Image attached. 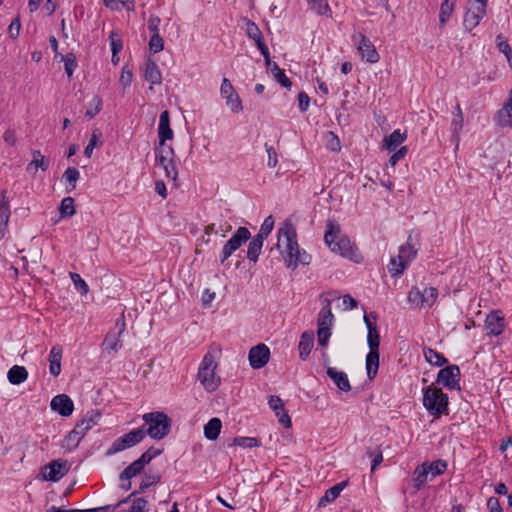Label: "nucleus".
<instances>
[{"mask_svg": "<svg viewBox=\"0 0 512 512\" xmlns=\"http://www.w3.org/2000/svg\"><path fill=\"white\" fill-rule=\"evenodd\" d=\"M101 136L102 133L98 129L93 130L89 143L84 149V154L86 157H91L93 150L97 146Z\"/></svg>", "mask_w": 512, "mask_h": 512, "instance_id": "obj_52", "label": "nucleus"}, {"mask_svg": "<svg viewBox=\"0 0 512 512\" xmlns=\"http://www.w3.org/2000/svg\"><path fill=\"white\" fill-rule=\"evenodd\" d=\"M346 486H347V482L343 481V482L337 483L336 485L327 489L325 494L320 498L318 505L320 507H322V506H326L328 503L334 501L340 495V493L343 491V489Z\"/></svg>", "mask_w": 512, "mask_h": 512, "instance_id": "obj_32", "label": "nucleus"}, {"mask_svg": "<svg viewBox=\"0 0 512 512\" xmlns=\"http://www.w3.org/2000/svg\"><path fill=\"white\" fill-rule=\"evenodd\" d=\"M51 409L58 412L63 417H68L73 413L74 403L66 394H59L52 398Z\"/></svg>", "mask_w": 512, "mask_h": 512, "instance_id": "obj_18", "label": "nucleus"}, {"mask_svg": "<svg viewBox=\"0 0 512 512\" xmlns=\"http://www.w3.org/2000/svg\"><path fill=\"white\" fill-rule=\"evenodd\" d=\"M163 452L162 449H154L150 447L147 451H145L138 459L146 466L148 465L154 458L159 456Z\"/></svg>", "mask_w": 512, "mask_h": 512, "instance_id": "obj_56", "label": "nucleus"}, {"mask_svg": "<svg viewBox=\"0 0 512 512\" xmlns=\"http://www.w3.org/2000/svg\"><path fill=\"white\" fill-rule=\"evenodd\" d=\"M222 428V422L219 418H211L208 423L204 426V436L208 440H216L220 434Z\"/></svg>", "mask_w": 512, "mask_h": 512, "instance_id": "obj_35", "label": "nucleus"}, {"mask_svg": "<svg viewBox=\"0 0 512 512\" xmlns=\"http://www.w3.org/2000/svg\"><path fill=\"white\" fill-rule=\"evenodd\" d=\"M506 327L504 314L500 310H493L487 314L485 319V329L489 336H499Z\"/></svg>", "mask_w": 512, "mask_h": 512, "instance_id": "obj_14", "label": "nucleus"}, {"mask_svg": "<svg viewBox=\"0 0 512 512\" xmlns=\"http://www.w3.org/2000/svg\"><path fill=\"white\" fill-rule=\"evenodd\" d=\"M8 381L12 385H20L28 378V371L24 366L14 365L7 372Z\"/></svg>", "mask_w": 512, "mask_h": 512, "instance_id": "obj_30", "label": "nucleus"}, {"mask_svg": "<svg viewBox=\"0 0 512 512\" xmlns=\"http://www.w3.org/2000/svg\"><path fill=\"white\" fill-rule=\"evenodd\" d=\"M67 472L65 463L59 460H53L44 467L43 479L56 482L60 480Z\"/></svg>", "mask_w": 512, "mask_h": 512, "instance_id": "obj_19", "label": "nucleus"}, {"mask_svg": "<svg viewBox=\"0 0 512 512\" xmlns=\"http://www.w3.org/2000/svg\"><path fill=\"white\" fill-rule=\"evenodd\" d=\"M71 281L75 289L81 294L86 295L89 292V287L87 283L82 279V277L78 273L71 272L70 273Z\"/></svg>", "mask_w": 512, "mask_h": 512, "instance_id": "obj_51", "label": "nucleus"}, {"mask_svg": "<svg viewBox=\"0 0 512 512\" xmlns=\"http://www.w3.org/2000/svg\"><path fill=\"white\" fill-rule=\"evenodd\" d=\"M63 348L60 345H54L49 353V373L53 377H57L61 373V360Z\"/></svg>", "mask_w": 512, "mask_h": 512, "instance_id": "obj_22", "label": "nucleus"}, {"mask_svg": "<svg viewBox=\"0 0 512 512\" xmlns=\"http://www.w3.org/2000/svg\"><path fill=\"white\" fill-rule=\"evenodd\" d=\"M249 363L253 369L264 367L270 358V350L265 344H258L249 351Z\"/></svg>", "mask_w": 512, "mask_h": 512, "instance_id": "obj_16", "label": "nucleus"}, {"mask_svg": "<svg viewBox=\"0 0 512 512\" xmlns=\"http://www.w3.org/2000/svg\"><path fill=\"white\" fill-rule=\"evenodd\" d=\"M379 351L369 350L366 355V373L369 380H373L378 373L379 369Z\"/></svg>", "mask_w": 512, "mask_h": 512, "instance_id": "obj_29", "label": "nucleus"}, {"mask_svg": "<svg viewBox=\"0 0 512 512\" xmlns=\"http://www.w3.org/2000/svg\"><path fill=\"white\" fill-rule=\"evenodd\" d=\"M419 248L420 243L418 234L413 236L412 233H410L406 243L401 245L399 248L398 258L402 259L404 264H409L416 258Z\"/></svg>", "mask_w": 512, "mask_h": 512, "instance_id": "obj_15", "label": "nucleus"}, {"mask_svg": "<svg viewBox=\"0 0 512 512\" xmlns=\"http://www.w3.org/2000/svg\"><path fill=\"white\" fill-rule=\"evenodd\" d=\"M101 414L96 411H89L85 414V416L79 420L74 429L78 430L81 436L84 437V435L89 431L92 427H94L98 420L100 419Z\"/></svg>", "mask_w": 512, "mask_h": 512, "instance_id": "obj_24", "label": "nucleus"}, {"mask_svg": "<svg viewBox=\"0 0 512 512\" xmlns=\"http://www.w3.org/2000/svg\"><path fill=\"white\" fill-rule=\"evenodd\" d=\"M60 61L64 63V69L69 78L72 77L75 69L77 68L76 56L73 53H67L60 55Z\"/></svg>", "mask_w": 512, "mask_h": 512, "instance_id": "obj_46", "label": "nucleus"}, {"mask_svg": "<svg viewBox=\"0 0 512 512\" xmlns=\"http://www.w3.org/2000/svg\"><path fill=\"white\" fill-rule=\"evenodd\" d=\"M121 336L117 333H108L103 341V348L108 353L116 352L122 347Z\"/></svg>", "mask_w": 512, "mask_h": 512, "instance_id": "obj_38", "label": "nucleus"}, {"mask_svg": "<svg viewBox=\"0 0 512 512\" xmlns=\"http://www.w3.org/2000/svg\"><path fill=\"white\" fill-rule=\"evenodd\" d=\"M455 8V0H444L440 6L439 23L444 26L450 16L452 15Z\"/></svg>", "mask_w": 512, "mask_h": 512, "instance_id": "obj_40", "label": "nucleus"}, {"mask_svg": "<svg viewBox=\"0 0 512 512\" xmlns=\"http://www.w3.org/2000/svg\"><path fill=\"white\" fill-rule=\"evenodd\" d=\"M154 152L155 156L175 157L173 148L165 142L161 144V141H159L158 146L155 147Z\"/></svg>", "mask_w": 512, "mask_h": 512, "instance_id": "obj_58", "label": "nucleus"}, {"mask_svg": "<svg viewBox=\"0 0 512 512\" xmlns=\"http://www.w3.org/2000/svg\"><path fill=\"white\" fill-rule=\"evenodd\" d=\"M371 318L374 321H377L378 316L375 312H371L369 315L365 314L364 318H363L365 325L367 327V331H368L367 344H368L369 350L379 351L380 335H379L376 325L371 322Z\"/></svg>", "mask_w": 512, "mask_h": 512, "instance_id": "obj_17", "label": "nucleus"}, {"mask_svg": "<svg viewBox=\"0 0 512 512\" xmlns=\"http://www.w3.org/2000/svg\"><path fill=\"white\" fill-rule=\"evenodd\" d=\"M142 419L144 424L141 427H144V437L148 435L154 440H162L171 430L172 420L164 412L145 413Z\"/></svg>", "mask_w": 512, "mask_h": 512, "instance_id": "obj_3", "label": "nucleus"}, {"mask_svg": "<svg viewBox=\"0 0 512 512\" xmlns=\"http://www.w3.org/2000/svg\"><path fill=\"white\" fill-rule=\"evenodd\" d=\"M111 51L113 54H118L123 47L122 40L118 37V34L114 31L111 32L110 36Z\"/></svg>", "mask_w": 512, "mask_h": 512, "instance_id": "obj_62", "label": "nucleus"}, {"mask_svg": "<svg viewBox=\"0 0 512 512\" xmlns=\"http://www.w3.org/2000/svg\"><path fill=\"white\" fill-rule=\"evenodd\" d=\"M244 21H245V25H246L245 32H246L247 36L255 42L257 48L259 49L260 53L262 54V56L265 59L266 66H270L271 65L270 52H269L267 45L264 42V37H263L261 30L259 29L257 24H255L250 19L245 18Z\"/></svg>", "mask_w": 512, "mask_h": 512, "instance_id": "obj_12", "label": "nucleus"}, {"mask_svg": "<svg viewBox=\"0 0 512 512\" xmlns=\"http://www.w3.org/2000/svg\"><path fill=\"white\" fill-rule=\"evenodd\" d=\"M423 354L426 361L433 366L441 367L448 363V359L435 349L425 347L423 348Z\"/></svg>", "mask_w": 512, "mask_h": 512, "instance_id": "obj_33", "label": "nucleus"}, {"mask_svg": "<svg viewBox=\"0 0 512 512\" xmlns=\"http://www.w3.org/2000/svg\"><path fill=\"white\" fill-rule=\"evenodd\" d=\"M102 106H103L102 99L98 95H95L88 104L87 110L85 112V116L89 120L93 119L101 111Z\"/></svg>", "mask_w": 512, "mask_h": 512, "instance_id": "obj_47", "label": "nucleus"}, {"mask_svg": "<svg viewBox=\"0 0 512 512\" xmlns=\"http://www.w3.org/2000/svg\"><path fill=\"white\" fill-rule=\"evenodd\" d=\"M429 471L426 467V464L423 463L418 465L412 475V481L414 483V488L416 490H420L422 486L428 481Z\"/></svg>", "mask_w": 512, "mask_h": 512, "instance_id": "obj_36", "label": "nucleus"}, {"mask_svg": "<svg viewBox=\"0 0 512 512\" xmlns=\"http://www.w3.org/2000/svg\"><path fill=\"white\" fill-rule=\"evenodd\" d=\"M10 206L6 190L0 192V231L4 230L9 222Z\"/></svg>", "mask_w": 512, "mask_h": 512, "instance_id": "obj_31", "label": "nucleus"}, {"mask_svg": "<svg viewBox=\"0 0 512 512\" xmlns=\"http://www.w3.org/2000/svg\"><path fill=\"white\" fill-rule=\"evenodd\" d=\"M144 439V427L133 429L130 432L118 437L107 449L105 455L112 456L128 448L134 447Z\"/></svg>", "mask_w": 512, "mask_h": 512, "instance_id": "obj_7", "label": "nucleus"}, {"mask_svg": "<svg viewBox=\"0 0 512 512\" xmlns=\"http://www.w3.org/2000/svg\"><path fill=\"white\" fill-rule=\"evenodd\" d=\"M324 241L332 252L356 263L360 262L359 250L352 245L348 237L341 235L340 226L334 220L327 221Z\"/></svg>", "mask_w": 512, "mask_h": 512, "instance_id": "obj_2", "label": "nucleus"}, {"mask_svg": "<svg viewBox=\"0 0 512 512\" xmlns=\"http://www.w3.org/2000/svg\"><path fill=\"white\" fill-rule=\"evenodd\" d=\"M273 228H274V218H273V216L270 215L264 219L257 236H261V238L265 240L269 236V234L272 232Z\"/></svg>", "mask_w": 512, "mask_h": 512, "instance_id": "obj_53", "label": "nucleus"}, {"mask_svg": "<svg viewBox=\"0 0 512 512\" xmlns=\"http://www.w3.org/2000/svg\"><path fill=\"white\" fill-rule=\"evenodd\" d=\"M314 345V334L313 332L305 331L302 333L300 337V341L298 344L299 348V357L302 360H306Z\"/></svg>", "mask_w": 512, "mask_h": 512, "instance_id": "obj_28", "label": "nucleus"}, {"mask_svg": "<svg viewBox=\"0 0 512 512\" xmlns=\"http://www.w3.org/2000/svg\"><path fill=\"white\" fill-rule=\"evenodd\" d=\"M143 76L151 85H158L162 83L161 71L157 64L151 59H148L145 63ZM150 89H152V86H150Z\"/></svg>", "mask_w": 512, "mask_h": 512, "instance_id": "obj_25", "label": "nucleus"}, {"mask_svg": "<svg viewBox=\"0 0 512 512\" xmlns=\"http://www.w3.org/2000/svg\"><path fill=\"white\" fill-rule=\"evenodd\" d=\"M264 239L261 236L255 235L250 241L247 249V258L256 263L261 254V250L263 247Z\"/></svg>", "mask_w": 512, "mask_h": 512, "instance_id": "obj_34", "label": "nucleus"}, {"mask_svg": "<svg viewBox=\"0 0 512 512\" xmlns=\"http://www.w3.org/2000/svg\"><path fill=\"white\" fill-rule=\"evenodd\" d=\"M308 3L311 5V9L318 15L331 17L332 11L327 0H308Z\"/></svg>", "mask_w": 512, "mask_h": 512, "instance_id": "obj_45", "label": "nucleus"}, {"mask_svg": "<svg viewBox=\"0 0 512 512\" xmlns=\"http://www.w3.org/2000/svg\"><path fill=\"white\" fill-rule=\"evenodd\" d=\"M327 376L333 381V383L343 392H349L351 385L348 376L343 371H338L334 367H328L326 370Z\"/></svg>", "mask_w": 512, "mask_h": 512, "instance_id": "obj_21", "label": "nucleus"}, {"mask_svg": "<svg viewBox=\"0 0 512 512\" xmlns=\"http://www.w3.org/2000/svg\"><path fill=\"white\" fill-rule=\"evenodd\" d=\"M160 480H161V476L158 473H145L142 478V481L140 483L139 489L137 491L132 492L127 498L119 501L115 505V507H119L122 504L127 503L128 500H130L133 496H135L136 494H139V493H143L149 487L159 483Z\"/></svg>", "mask_w": 512, "mask_h": 512, "instance_id": "obj_20", "label": "nucleus"}, {"mask_svg": "<svg viewBox=\"0 0 512 512\" xmlns=\"http://www.w3.org/2000/svg\"><path fill=\"white\" fill-rule=\"evenodd\" d=\"M268 405L272 410H281L282 415L279 419V422L286 428L291 426V419L288 415L287 411L284 409L283 400L276 395H271L268 400Z\"/></svg>", "mask_w": 512, "mask_h": 512, "instance_id": "obj_27", "label": "nucleus"}, {"mask_svg": "<svg viewBox=\"0 0 512 512\" xmlns=\"http://www.w3.org/2000/svg\"><path fill=\"white\" fill-rule=\"evenodd\" d=\"M281 241L285 242V249L281 254L288 268L295 269L299 264L308 265L310 263L311 256L300 248L296 229L289 221H286L284 226L278 230V246Z\"/></svg>", "mask_w": 512, "mask_h": 512, "instance_id": "obj_1", "label": "nucleus"}, {"mask_svg": "<svg viewBox=\"0 0 512 512\" xmlns=\"http://www.w3.org/2000/svg\"><path fill=\"white\" fill-rule=\"evenodd\" d=\"M82 438L83 436L80 435L78 430L73 428V430L66 435L63 441V447L67 448L68 450L75 449L79 445Z\"/></svg>", "mask_w": 512, "mask_h": 512, "instance_id": "obj_48", "label": "nucleus"}, {"mask_svg": "<svg viewBox=\"0 0 512 512\" xmlns=\"http://www.w3.org/2000/svg\"><path fill=\"white\" fill-rule=\"evenodd\" d=\"M62 178L69 184V188L67 187V192H70L75 189L76 183L80 178V172L74 167H68L63 173Z\"/></svg>", "mask_w": 512, "mask_h": 512, "instance_id": "obj_44", "label": "nucleus"}, {"mask_svg": "<svg viewBox=\"0 0 512 512\" xmlns=\"http://www.w3.org/2000/svg\"><path fill=\"white\" fill-rule=\"evenodd\" d=\"M354 43L357 45V50L361 54V58L370 64L377 63L380 55L377 52L371 40L362 33L353 35Z\"/></svg>", "mask_w": 512, "mask_h": 512, "instance_id": "obj_11", "label": "nucleus"}, {"mask_svg": "<svg viewBox=\"0 0 512 512\" xmlns=\"http://www.w3.org/2000/svg\"><path fill=\"white\" fill-rule=\"evenodd\" d=\"M432 478L443 474L447 470V462L443 459L435 460L431 463L424 462Z\"/></svg>", "mask_w": 512, "mask_h": 512, "instance_id": "obj_42", "label": "nucleus"}, {"mask_svg": "<svg viewBox=\"0 0 512 512\" xmlns=\"http://www.w3.org/2000/svg\"><path fill=\"white\" fill-rule=\"evenodd\" d=\"M220 94L226 100V105L232 112L239 113L243 110L242 101L227 78L222 80Z\"/></svg>", "mask_w": 512, "mask_h": 512, "instance_id": "obj_13", "label": "nucleus"}, {"mask_svg": "<svg viewBox=\"0 0 512 512\" xmlns=\"http://www.w3.org/2000/svg\"><path fill=\"white\" fill-rule=\"evenodd\" d=\"M265 150L268 154V161L267 165L271 168H274L278 164V158H277V152L273 148V146L269 145L268 143H265Z\"/></svg>", "mask_w": 512, "mask_h": 512, "instance_id": "obj_64", "label": "nucleus"}, {"mask_svg": "<svg viewBox=\"0 0 512 512\" xmlns=\"http://www.w3.org/2000/svg\"><path fill=\"white\" fill-rule=\"evenodd\" d=\"M333 313L330 308V304L327 303L324 307L321 308L319 315H318V328L322 327H329L331 329V326L333 324Z\"/></svg>", "mask_w": 512, "mask_h": 512, "instance_id": "obj_39", "label": "nucleus"}, {"mask_svg": "<svg viewBox=\"0 0 512 512\" xmlns=\"http://www.w3.org/2000/svg\"><path fill=\"white\" fill-rule=\"evenodd\" d=\"M173 130L170 127V116L167 110H164L160 114L159 125H158V137L161 144L166 142L167 140H171L173 138Z\"/></svg>", "mask_w": 512, "mask_h": 512, "instance_id": "obj_23", "label": "nucleus"}, {"mask_svg": "<svg viewBox=\"0 0 512 512\" xmlns=\"http://www.w3.org/2000/svg\"><path fill=\"white\" fill-rule=\"evenodd\" d=\"M367 456L371 459V472H374L383 461L382 451L380 449L367 451Z\"/></svg>", "mask_w": 512, "mask_h": 512, "instance_id": "obj_57", "label": "nucleus"}, {"mask_svg": "<svg viewBox=\"0 0 512 512\" xmlns=\"http://www.w3.org/2000/svg\"><path fill=\"white\" fill-rule=\"evenodd\" d=\"M460 378H461V372L460 368L455 365L451 364L444 368H442L436 378V383L439 385L444 386L445 388L449 390H459L460 389Z\"/></svg>", "mask_w": 512, "mask_h": 512, "instance_id": "obj_10", "label": "nucleus"}, {"mask_svg": "<svg viewBox=\"0 0 512 512\" xmlns=\"http://www.w3.org/2000/svg\"><path fill=\"white\" fill-rule=\"evenodd\" d=\"M487 4L488 0H474V2L471 3L463 19V26L467 32H471L485 17Z\"/></svg>", "mask_w": 512, "mask_h": 512, "instance_id": "obj_8", "label": "nucleus"}, {"mask_svg": "<svg viewBox=\"0 0 512 512\" xmlns=\"http://www.w3.org/2000/svg\"><path fill=\"white\" fill-rule=\"evenodd\" d=\"M234 444L244 448H253L260 446V441L255 437H236Z\"/></svg>", "mask_w": 512, "mask_h": 512, "instance_id": "obj_54", "label": "nucleus"}, {"mask_svg": "<svg viewBox=\"0 0 512 512\" xmlns=\"http://www.w3.org/2000/svg\"><path fill=\"white\" fill-rule=\"evenodd\" d=\"M32 166H34L35 170L40 168L41 170L46 171L48 169V162L45 161V158L40 151L33 152V159L28 164L27 170H30Z\"/></svg>", "mask_w": 512, "mask_h": 512, "instance_id": "obj_50", "label": "nucleus"}, {"mask_svg": "<svg viewBox=\"0 0 512 512\" xmlns=\"http://www.w3.org/2000/svg\"><path fill=\"white\" fill-rule=\"evenodd\" d=\"M318 343L321 346H327L331 336V329L329 327H322L317 329Z\"/></svg>", "mask_w": 512, "mask_h": 512, "instance_id": "obj_63", "label": "nucleus"}, {"mask_svg": "<svg viewBox=\"0 0 512 512\" xmlns=\"http://www.w3.org/2000/svg\"><path fill=\"white\" fill-rule=\"evenodd\" d=\"M409 264H404L402 259L392 258L388 265V270L392 276H399L404 273Z\"/></svg>", "mask_w": 512, "mask_h": 512, "instance_id": "obj_49", "label": "nucleus"}, {"mask_svg": "<svg viewBox=\"0 0 512 512\" xmlns=\"http://www.w3.org/2000/svg\"><path fill=\"white\" fill-rule=\"evenodd\" d=\"M406 139L407 132L402 133L400 129H396L383 139V148L389 152L395 151Z\"/></svg>", "mask_w": 512, "mask_h": 512, "instance_id": "obj_26", "label": "nucleus"}, {"mask_svg": "<svg viewBox=\"0 0 512 512\" xmlns=\"http://www.w3.org/2000/svg\"><path fill=\"white\" fill-rule=\"evenodd\" d=\"M145 468V465L139 460L133 461L128 465L120 474V481L131 480L133 477L140 474Z\"/></svg>", "mask_w": 512, "mask_h": 512, "instance_id": "obj_37", "label": "nucleus"}, {"mask_svg": "<svg viewBox=\"0 0 512 512\" xmlns=\"http://www.w3.org/2000/svg\"><path fill=\"white\" fill-rule=\"evenodd\" d=\"M74 202V198L70 196L62 199L59 207L60 216L62 218L71 217L76 213Z\"/></svg>", "mask_w": 512, "mask_h": 512, "instance_id": "obj_43", "label": "nucleus"}, {"mask_svg": "<svg viewBox=\"0 0 512 512\" xmlns=\"http://www.w3.org/2000/svg\"><path fill=\"white\" fill-rule=\"evenodd\" d=\"M449 398L440 388L429 385L423 388V406L431 416L448 414Z\"/></svg>", "mask_w": 512, "mask_h": 512, "instance_id": "obj_4", "label": "nucleus"}, {"mask_svg": "<svg viewBox=\"0 0 512 512\" xmlns=\"http://www.w3.org/2000/svg\"><path fill=\"white\" fill-rule=\"evenodd\" d=\"M267 67L271 70V72H272V74H273L274 78H275V79H276V80H277V81H278V82H279L283 87L288 88V89L291 87L292 83H291L290 79L286 76V74H285L284 70H282V69L278 66V64H277L276 62H272V61H271V65H270V66H267Z\"/></svg>", "mask_w": 512, "mask_h": 512, "instance_id": "obj_41", "label": "nucleus"}, {"mask_svg": "<svg viewBox=\"0 0 512 512\" xmlns=\"http://www.w3.org/2000/svg\"><path fill=\"white\" fill-rule=\"evenodd\" d=\"M164 48V41L163 38L160 36L159 33H154L149 41V50L152 53H158L162 51Z\"/></svg>", "mask_w": 512, "mask_h": 512, "instance_id": "obj_55", "label": "nucleus"}, {"mask_svg": "<svg viewBox=\"0 0 512 512\" xmlns=\"http://www.w3.org/2000/svg\"><path fill=\"white\" fill-rule=\"evenodd\" d=\"M393 152L394 153L390 156L388 161L389 165L392 167H394L401 159H403L406 156L408 148L407 146H402L399 149L397 148Z\"/></svg>", "mask_w": 512, "mask_h": 512, "instance_id": "obj_59", "label": "nucleus"}, {"mask_svg": "<svg viewBox=\"0 0 512 512\" xmlns=\"http://www.w3.org/2000/svg\"><path fill=\"white\" fill-rule=\"evenodd\" d=\"M501 39H502V35H498L497 36L498 50L507 57L508 61H510L512 59V48L507 41L501 40Z\"/></svg>", "mask_w": 512, "mask_h": 512, "instance_id": "obj_61", "label": "nucleus"}, {"mask_svg": "<svg viewBox=\"0 0 512 512\" xmlns=\"http://www.w3.org/2000/svg\"><path fill=\"white\" fill-rule=\"evenodd\" d=\"M217 367L215 357L210 352L206 353L200 363L197 377L208 392H214L221 384V378L216 373Z\"/></svg>", "mask_w": 512, "mask_h": 512, "instance_id": "obj_5", "label": "nucleus"}, {"mask_svg": "<svg viewBox=\"0 0 512 512\" xmlns=\"http://www.w3.org/2000/svg\"><path fill=\"white\" fill-rule=\"evenodd\" d=\"M438 290L435 287H425L420 290L417 286H413L407 295L408 302L415 308L430 309L437 301Z\"/></svg>", "mask_w": 512, "mask_h": 512, "instance_id": "obj_6", "label": "nucleus"}, {"mask_svg": "<svg viewBox=\"0 0 512 512\" xmlns=\"http://www.w3.org/2000/svg\"><path fill=\"white\" fill-rule=\"evenodd\" d=\"M251 237V233L246 227H239L232 237L225 243L219 256L220 263L223 264L235 251H237Z\"/></svg>", "mask_w": 512, "mask_h": 512, "instance_id": "obj_9", "label": "nucleus"}, {"mask_svg": "<svg viewBox=\"0 0 512 512\" xmlns=\"http://www.w3.org/2000/svg\"><path fill=\"white\" fill-rule=\"evenodd\" d=\"M148 501L145 498H136L133 500L128 512H147Z\"/></svg>", "mask_w": 512, "mask_h": 512, "instance_id": "obj_60", "label": "nucleus"}]
</instances>
